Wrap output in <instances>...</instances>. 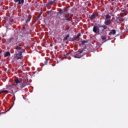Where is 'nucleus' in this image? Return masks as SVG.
Instances as JSON below:
<instances>
[{"label":"nucleus","mask_w":128,"mask_h":128,"mask_svg":"<svg viewBox=\"0 0 128 128\" xmlns=\"http://www.w3.org/2000/svg\"><path fill=\"white\" fill-rule=\"evenodd\" d=\"M104 26H94L92 30L96 34H102L104 32Z\"/></svg>","instance_id":"f257e3e1"},{"label":"nucleus","mask_w":128,"mask_h":128,"mask_svg":"<svg viewBox=\"0 0 128 128\" xmlns=\"http://www.w3.org/2000/svg\"><path fill=\"white\" fill-rule=\"evenodd\" d=\"M74 16V14L70 13H64L63 15L64 18H62V20H67L68 22L70 20V18H72Z\"/></svg>","instance_id":"f03ea898"},{"label":"nucleus","mask_w":128,"mask_h":128,"mask_svg":"<svg viewBox=\"0 0 128 128\" xmlns=\"http://www.w3.org/2000/svg\"><path fill=\"white\" fill-rule=\"evenodd\" d=\"M83 50L77 52L75 55H74L73 56L75 58H80L82 56L81 54H82Z\"/></svg>","instance_id":"7ed1b4c3"},{"label":"nucleus","mask_w":128,"mask_h":128,"mask_svg":"<svg viewBox=\"0 0 128 128\" xmlns=\"http://www.w3.org/2000/svg\"><path fill=\"white\" fill-rule=\"evenodd\" d=\"M104 22L106 26H110V24H112V21L110 20V19L104 20Z\"/></svg>","instance_id":"20e7f679"},{"label":"nucleus","mask_w":128,"mask_h":128,"mask_svg":"<svg viewBox=\"0 0 128 128\" xmlns=\"http://www.w3.org/2000/svg\"><path fill=\"white\" fill-rule=\"evenodd\" d=\"M15 82L18 84H20V82H22V78H19L15 80Z\"/></svg>","instance_id":"39448f33"},{"label":"nucleus","mask_w":128,"mask_h":128,"mask_svg":"<svg viewBox=\"0 0 128 128\" xmlns=\"http://www.w3.org/2000/svg\"><path fill=\"white\" fill-rule=\"evenodd\" d=\"M22 52H20L16 54V58L17 60H20L22 58Z\"/></svg>","instance_id":"423d86ee"},{"label":"nucleus","mask_w":128,"mask_h":128,"mask_svg":"<svg viewBox=\"0 0 128 128\" xmlns=\"http://www.w3.org/2000/svg\"><path fill=\"white\" fill-rule=\"evenodd\" d=\"M116 34V31L114 30H112L111 31L108 33V36H112V34L114 35Z\"/></svg>","instance_id":"0eeeda50"},{"label":"nucleus","mask_w":128,"mask_h":128,"mask_svg":"<svg viewBox=\"0 0 128 128\" xmlns=\"http://www.w3.org/2000/svg\"><path fill=\"white\" fill-rule=\"evenodd\" d=\"M22 48V44H18L16 46V50H20Z\"/></svg>","instance_id":"6e6552de"},{"label":"nucleus","mask_w":128,"mask_h":128,"mask_svg":"<svg viewBox=\"0 0 128 128\" xmlns=\"http://www.w3.org/2000/svg\"><path fill=\"white\" fill-rule=\"evenodd\" d=\"M96 16H98V13L92 14L90 16V18H92V20H94V18H96Z\"/></svg>","instance_id":"1a4fd4ad"},{"label":"nucleus","mask_w":128,"mask_h":128,"mask_svg":"<svg viewBox=\"0 0 128 128\" xmlns=\"http://www.w3.org/2000/svg\"><path fill=\"white\" fill-rule=\"evenodd\" d=\"M16 2H18V4H24V0H16Z\"/></svg>","instance_id":"9d476101"},{"label":"nucleus","mask_w":128,"mask_h":128,"mask_svg":"<svg viewBox=\"0 0 128 128\" xmlns=\"http://www.w3.org/2000/svg\"><path fill=\"white\" fill-rule=\"evenodd\" d=\"M64 12H66V9L60 10L58 14L62 15V14H64Z\"/></svg>","instance_id":"9b49d317"},{"label":"nucleus","mask_w":128,"mask_h":128,"mask_svg":"<svg viewBox=\"0 0 128 128\" xmlns=\"http://www.w3.org/2000/svg\"><path fill=\"white\" fill-rule=\"evenodd\" d=\"M56 0H54L52 2H48L47 4H46V6H52V4H54V2H56Z\"/></svg>","instance_id":"f8f14e48"},{"label":"nucleus","mask_w":128,"mask_h":128,"mask_svg":"<svg viewBox=\"0 0 128 128\" xmlns=\"http://www.w3.org/2000/svg\"><path fill=\"white\" fill-rule=\"evenodd\" d=\"M10 56V52H6V54L4 55V58H6L8 56Z\"/></svg>","instance_id":"ddd939ff"},{"label":"nucleus","mask_w":128,"mask_h":128,"mask_svg":"<svg viewBox=\"0 0 128 128\" xmlns=\"http://www.w3.org/2000/svg\"><path fill=\"white\" fill-rule=\"evenodd\" d=\"M105 20H110V18H112V16H110L108 14H107L106 16H105Z\"/></svg>","instance_id":"4468645a"},{"label":"nucleus","mask_w":128,"mask_h":128,"mask_svg":"<svg viewBox=\"0 0 128 128\" xmlns=\"http://www.w3.org/2000/svg\"><path fill=\"white\" fill-rule=\"evenodd\" d=\"M30 20H32V17H28L26 20V24H28V22H30Z\"/></svg>","instance_id":"2eb2a0df"},{"label":"nucleus","mask_w":128,"mask_h":128,"mask_svg":"<svg viewBox=\"0 0 128 128\" xmlns=\"http://www.w3.org/2000/svg\"><path fill=\"white\" fill-rule=\"evenodd\" d=\"M2 92H5L6 94H8V92H10L8 90H0V94H2Z\"/></svg>","instance_id":"dca6fc26"},{"label":"nucleus","mask_w":128,"mask_h":128,"mask_svg":"<svg viewBox=\"0 0 128 128\" xmlns=\"http://www.w3.org/2000/svg\"><path fill=\"white\" fill-rule=\"evenodd\" d=\"M26 83H24L20 86V88H26Z\"/></svg>","instance_id":"f3484780"},{"label":"nucleus","mask_w":128,"mask_h":128,"mask_svg":"<svg viewBox=\"0 0 128 128\" xmlns=\"http://www.w3.org/2000/svg\"><path fill=\"white\" fill-rule=\"evenodd\" d=\"M88 40H82V46H84L85 44H88Z\"/></svg>","instance_id":"a211bd4d"},{"label":"nucleus","mask_w":128,"mask_h":128,"mask_svg":"<svg viewBox=\"0 0 128 128\" xmlns=\"http://www.w3.org/2000/svg\"><path fill=\"white\" fill-rule=\"evenodd\" d=\"M68 38H70V34H68L67 36L64 38V40H68Z\"/></svg>","instance_id":"6ab92c4d"},{"label":"nucleus","mask_w":128,"mask_h":128,"mask_svg":"<svg viewBox=\"0 0 128 128\" xmlns=\"http://www.w3.org/2000/svg\"><path fill=\"white\" fill-rule=\"evenodd\" d=\"M14 42V38H11L9 39V42Z\"/></svg>","instance_id":"aec40b11"},{"label":"nucleus","mask_w":128,"mask_h":128,"mask_svg":"<svg viewBox=\"0 0 128 128\" xmlns=\"http://www.w3.org/2000/svg\"><path fill=\"white\" fill-rule=\"evenodd\" d=\"M42 12H40L39 16H38L37 18H40V16H42Z\"/></svg>","instance_id":"412c9836"},{"label":"nucleus","mask_w":128,"mask_h":128,"mask_svg":"<svg viewBox=\"0 0 128 128\" xmlns=\"http://www.w3.org/2000/svg\"><path fill=\"white\" fill-rule=\"evenodd\" d=\"M101 38H102V40H106V36H101Z\"/></svg>","instance_id":"4be33fe9"},{"label":"nucleus","mask_w":128,"mask_h":128,"mask_svg":"<svg viewBox=\"0 0 128 128\" xmlns=\"http://www.w3.org/2000/svg\"><path fill=\"white\" fill-rule=\"evenodd\" d=\"M48 60H46L44 62V64H48Z\"/></svg>","instance_id":"5701e85b"},{"label":"nucleus","mask_w":128,"mask_h":128,"mask_svg":"<svg viewBox=\"0 0 128 128\" xmlns=\"http://www.w3.org/2000/svg\"><path fill=\"white\" fill-rule=\"evenodd\" d=\"M120 18V17H116V20H115V22H118V18Z\"/></svg>","instance_id":"b1692460"},{"label":"nucleus","mask_w":128,"mask_h":128,"mask_svg":"<svg viewBox=\"0 0 128 128\" xmlns=\"http://www.w3.org/2000/svg\"><path fill=\"white\" fill-rule=\"evenodd\" d=\"M122 14L124 16H126V13L124 12Z\"/></svg>","instance_id":"393cba45"},{"label":"nucleus","mask_w":128,"mask_h":128,"mask_svg":"<svg viewBox=\"0 0 128 128\" xmlns=\"http://www.w3.org/2000/svg\"><path fill=\"white\" fill-rule=\"evenodd\" d=\"M76 40V38H75V37H74L73 39H72V40L73 41H74Z\"/></svg>","instance_id":"a878e982"},{"label":"nucleus","mask_w":128,"mask_h":128,"mask_svg":"<svg viewBox=\"0 0 128 128\" xmlns=\"http://www.w3.org/2000/svg\"><path fill=\"white\" fill-rule=\"evenodd\" d=\"M124 15L123 14L122 15H120L121 18H124Z\"/></svg>","instance_id":"bb28decb"},{"label":"nucleus","mask_w":128,"mask_h":128,"mask_svg":"<svg viewBox=\"0 0 128 128\" xmlns=\"http://www.w3.org/2000/svg\"><path fill=\"white\" fill-rule=\"evenodd\" d=\"M48 14H50V12H52V11H48V12H47Z\"/></svg>","instance_id":"cd10ccee"},{"label":"nucleus","mask_w":128,"mask_h":128,"mask_svg":"<svg viewBox=\"0 0 128 128\" xmlns=\"http://www.w3.org/2000/svg\"><path fill=\"white\" fill-rule=\"evenodd\" d=\"M76 38V39H77L78 38V36H75Z\"/></svg>","instance_id":"c85d7f7f"},{"label":"nucleus","mask_w":128,"mask_h":128,"mask_svg":"<svg viewBox=\"0 0 128 128\" xmlns=\"http://www.w3.org/2000/svg\"><path fill=\"white\" fill-rule=\"evenodd\" d=\"M9 86H14V85H10Z\"/></svg>","instance_id":"c756f323"},{"label":"nucleus","mask_w":128,"mask_h":128,"mask_svg":"<svg viewBox=\"0 0 128 128\" xmlns=\"http://www.w3.org/2000/svg\"><path fill=\"white\" fill-rule=\"evenodd\" d=\"M108 42V40L104 41V42Z\"/></svg>","instance_id":"7c9ffc66"},{"label":"nucleus","mask_w":128,"mask_h":128,"mask_svg":"<svg viewBox=\"0 0 128 128\" xmlns=\"http://www.w3.org/2000/svg\"><path fill=\"white\" fill-rule=\"evenodd\" d=\"M10 108H12V107H10V108L8 110H10Z\"/></svg>","instance_id":"2f4dec72"},{"label":"nucleus","mask_w":128,"mask_h":128,"mask_svg":"<svg viewBox=\"0 0 128 128\" xmlns=\"http://www.w3.org/2000/svg\"><path fill=\"white\" fill-rule=\"evenodd\" d=\"M27 82H28V79H27Z\"/></svg>","instance_id":"473e14b6"},{"label":"nucleus","mask_w":128,"mask_h":128,"mask_svg":"<svg viewBox=\"0 0 128 128\" xmlns=\"http://www.w3.org/2000/svg\"><path fill=\"white\" fill-rule=\"evenodd\" d=\"M2 52H0V54Z\"/></svg>","instance_id":"72a5a7b5"}]
</instances>
